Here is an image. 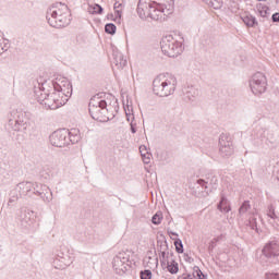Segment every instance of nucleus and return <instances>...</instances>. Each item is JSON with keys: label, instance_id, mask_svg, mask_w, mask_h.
Segmentation results:
<instances>
[{"label": "nucleus", "instance_id": "obj_1", "mask_svg": "<svg viewBox=\"0 0 279 279\" xmlns=\"http://www.w3.org/2000/svg\"><path fill=\"white\" fill-rule=\"evenodd\" d=\"M15 189L20 194V197H34V195H37V197H40V199H43V202L46 204H49V202L53 199V193L51 192V189L38 182L34 183L29 181H23L20 182Z\"/></svg>", "mask_w": 279, "mask_h": 279}, {"label": "nucleus", "instance_id": "obj_2", "mask_svg": "<svg viewBox=\"0 0 279 279\" xmlns=\"http://www.w3.org/2000/svg\"><path fill=\"white\" fill-rule=\"evenodd\" d=\"M47 83L38 84V87H35V97L41 106H45L48 110H58L62 107V100H60V94L54 90L47 89Z\"/></svg>", "mask_w": 279, "mask_h": 279}, {"label": "nucleus", "instance_id": "obj_3", "mask_svg": "<svg viewBox=\"0 0 279 279\" xmlns=\"http://www.w3.org/2000/svg\"><path fill=\"white\" fill-rule=\"evenodd\" d=\"M58 7H51L46 13V19L50 27H56L60 29L61 27H66L71 24V19H69V7L62 4V2L57 3ZM61 8V9H60Z\"/></svg>", "mask_w": 279, "mask_h": 279}, {"label": "nucleus", "instance_id": "obj_4", "mask_svg": "<svg viewBox=\"0 0 279 279\" xmlns=\"http://www.w3.org/2000/svg\"><path fill=\"white\" fill-rule=\"evenodd\" d=\"M8 123L5 129L9 132H13L14 134H19L22 132H27L29 130V125H32V121L29 120V116L25 111L12 110L8 117Z\"/></svg>", "mask_w": 279, "mask_h": 279}, {"label": "nucleus", "instance_id": "obj_5", "mask_svg": "<svg viewBox=\"0 0 279 279\" xmlns=\"http://www.w3.org/2000/svg\"><path fill=\"white\" fill-rule=\"evenodd\" d=\"M175 86H178L175 76H169L167 78L166 75L160 74L153 81V93L157 97H169V95L175 93Z\"/></svg>", "mask_w": 279, "mask_h": 279}, {"label": "nucleus", "instance_id": "obj_6", "mask_svg": "<svg viewBox=\"0 0 279 279\" xmlns=\"http://www.w3.org/2000/svg\"><path fill=\"white\" fill-rule=\"evenodd\" d=\"M88 110L94 121L106 123L110 119L108 118V102L101 99V97H99V94L90 98Z\"/></svg>", "mask_w": 279, "mask_h": 279}, {"label": "nucleus", "instance_id": "obj_7", "mask_svg": "<svg viewBox=\"0 0 279 279\" xmlns=\"http://www.w3.org/2000/svg\"><path fill=\"white\" fill-rule=\"evenodd\" d=\"M161 51L168 58H178L184 51L182 41L173 38L171 35L163 37L160 41Z\"/></svg>", "mask_w": 279, "mask_h": 279}, {"label": "nucleus", "instance_id": "obj_8", "mask_svg": "<svg viewBox=\"0 0 279 279\" xmlns=\"http://www.w3.org/2000/svg\"><path fill=\"white\" fill-rule=\"evenodd\" d=\"M155 5L153 10L149 13V19L153 21H162L165 19L163 16H170V14H173V0H170V3L163 4L157 1H154Z\"/></svg>", "mask_w": 279, "mask_h": 279}, {"label": "nucleus", "instance_id": "obj_9", "mask_svg": "<svg viewBox=\"0 0 279 279\" xmlns=\"http://www.w3.org/2000/svg\"><path fill=\"white\" fill-rule=\"evenodd\" d=\"M52 90L58 95H62L64 97H71L73 95V85L71 81H68L63 76H58L57 78L51 81Z\"/></svg>", "mask_w": 279, "mask_h": 279}, {"label": "nucleus", "instance_id": "obj_10", "mask_svg": "<svg viewBox=\"0 0 279 279\" xmlns=\"http://www.w3.org/2000/svg\"><path fill=\"white\" fill-rule=\"evenodd\" d=\"M250 87L253 95H263L267 90V77L263 72H256L250 80Z\"/></svg>", "mask_w": 279, "mask_h": 279}, {"label": "nucleus", "instance_id": "obj_11", "mask_svg": "<svg viewBox=\"0 0 279 279\" xmlns=\"http://www.w3.org/2000/svg\"><path fill=\"white\" fill-rule=\"evenodd\" d=\"M49 138L50 141H80V130L72 129L69 131V129H59L54 131Z\"/></svg>", "mask_w": 279, "mask_h": 279}, {"label": "nucleus", "instance_id": "obj_12", "mask_svg": "<svg viewBox=\"0 0 279 279\" xmlns=\"http://www.w3.org/2000/svg\"><path fill=\"white\" fill-rule=\"evenodd\" d=\"M154 5H156V3H154V1L151 0L138 1L136 12L140 19H142V21H145V19H149V14H151V10H154Z\"/></svg>", "mask_w": 279, "mask_h": 279}, {"label": "nucleus", "instance_id": "obj_13", "mask_svg": "<svg viewBox=\"0 0 279 279\" xmlns=\"http://www.w3.org/2000/svg\"><path fill=\"white\" fill-rule=\"evenodd\" d=\"M266 258L276 259L279 256V242L277 240L269 241L263 248Z\"/></svg>", "mask_w": 279, "mask_h": 279}, {"label": "nucleus", "instance_id": "obj_14", "mask_svg": "<svg viewBox=\"0 0 279 279\" xmlns=\"http://www.w3.org/2000/svg\"><path fill=\"white\" fill-rule=\"evenodd\" d=\"M196 184L204 189L206 195H210L213 193V189H217V184H219V179H217L216 175H211V178H208V180L198 179L196 181Z\"/></svg>", "mask_w": 279, "mask_h": 279}, {"label": "nucleus", "instance_id": "obj_15", "mask_svg": "<svg viewBox=\"0 0 279 279\" xmlns=\"http://www.w3.org/2000/svg\"><path fill=\"white\" fill-rule=\"evenodd\" d=\"M219 153L222 158H230L234 154V146L232 141H220Z\"/></svg>", "mask_w": 279, "mask_h": 279}, {"label": "nucleus", "instance_id": "obj_16", "mask_svg": "<svg viewBox=\"0 0 279 279\" xmlns=\"http://www.w3.org/2000/svg\"><path fill=\"white\" fill-rule=\"evenodd\" d=\"M112 64H114L116 69L121 70L125 68V65L128 64V60H125L123 53L116 51L113 52Z\"/></svg>", "mask_w": 279, "mask_h": 279}, {"label": "nucleus", "instance_id": "obj_17", "mask_svg": "<svg viewBox=\"0 0 279 279\" xmlns=\"http://www.w3.org/2000/svg\"><path fill=\"white\" fill-rule=\"evenodd\" d=\"M183 95L187 101H195V97H199V89L195 86H187L184 87Z\"/></svg>", "mask_w": 279, "mask_h": 279}, {"label": "nucleus", "instance_id": "obj_18", "mask_svg": "<svg viewBox=\"0 0 279 279\" xmlns=\"http://www.w3.org/2000/svg\"><path fill=\"white\" fill-rule=\"evenodd\" d=\"M218 210H220V213H229L232 210L228 198L223 194L221 195L220 202L218 203Z\"/></svg>", "mask_w": 279, "mask_h": 279}, {"label": "nucleus", "instance_id": "obj_19", "mask_svg": "<svg viewBox=\"0 0 279 279\" xmlns=\"http://www.w3.org/2000/svg\"><path fill=\"white\" fill-rule=\"evenodd\" d=\"M165 265H167V270L169 271V274L175 275L178 274V271H180V266L174 259H166Z\"/></svg>", "mask_w": 279, "mask_h": 279}, {"label": "nucleus", "instance_id": "obj_20", "mask_svg": "<svg viewBox=\"0 0 279 279\" xmlns=\"http://www.w3.org/2000/svg\"><path fill=\"white\" fill-rule=\"evenodd\" d=\"M242 21L246 27H256V25H258V21H256V17L252 14L244 15Z\"/></svg>", "mask_w": 279, "mask_h": 279}, {"label": "nucleus", "instance_id": "obj_21", "mask_svg": "<svg viewBox=\"0 0 279 279\" xmlns=\"http://www.w3.org/2000/svg\"><path fill=\"white\" fill-rule=\"evenodd\" d=\"M87 12H89V14H104V8L97 3L89 4Z\"/></svg>", "mask_w": 279, "mask_h": 279}, {"label": "nucleus", "instance_id": "obj_22", "mask_svg": "<svg viewBox=\"0 0 279 279\" xmlns=\"http://www.w3.org/2000/svg\"><path fill=\"white\" fill-rule=\"evenodd\" d=\"M257 12L262 19H267V14H269V7L259 3L257 4Z\"/></svg>", "mask_w": 279, "mask_h": 279}, {"label": "nucleus", "instance_id": "obj_23", "mask_svg": "<svg viewBox=\"0 0 279 279\" xmlns=\"http://www.w3.org/2000/svg\"><path fill=\"white\" fill-rule=\"evenodd\" d=\"M266 215L267 217H269L270 219H274V221H279V217L278 215H276V207H274V205H269L267 210H266Z\"/></svg>", "mask_w": 279, "mask_h": 279}, {"label": "nucleus", "instance_id": "obj_24", "mask_svg": "<svg viewBox=\"0 0 279 279\" xmlns=\"http://www.w3.org/2000/svg\"><path fill=\"white\" fill-rule=\"evenodd\" d=\"M21 194L19 193V191H16V187L11 192V197L9 198V203L8 206H10V204H15V202H19V199H21Z\"/></svg>", "mask_w": 279, "mask_h": 279}, {"label": "nucleus", "instance_id": "obj_25", "mask_svg": "<svg viewBox=\"0 0 279 279\" xmlns=\"http://www.w3.org/2000/svg\"><path fill=\"white\" fill-rule=\"evenodd\" d=\"M117 263L121 260L122 263H130V253L122 251L117 256Z\"/></svg>", "mask_w": 279, "mask_h": 279}, {"label": "nucleus", "instance_id": "obj_26", "mask_svg": "<svg viewBox=\"0 0 279 279\" xmlns=\"http://www.w3.org/2000/svg\"><path fill=\"white\" fill-rule=\"evenodd\" d=\"M105 32L106 34H110L111 36H114V34H117V25H114L113 23L106 24Z\"/></svg>", "mask_w": 279, "mask_h": 279}, {"label": "nucleus", "instance_id": "obj_27", "mask_svg": "<svg viewBox=\"0 0 279 279\" xmlns=\"http://www.w3.org/2000/svg\"><path fill=\"white\" fill-rule=\"evenodd\" d=\"M250 208H252V205H250V201H244L239 208V215H245V213H247Z\"/></svg>", "mask_w": 279, "mask_h": 279}, {"label": "nucleus", "instance_id": "obj_28", "mask_svg": "<svg viewBox=\"0 0 279 279\" xmlns=\"http://www.w3.org/2000/svg\"><path fill=\"white\" fill-rule=\"evenodd\" d=\"M174 247H175V252L178 254H184V244H182V240L175 239L174 240Z\"/></svg>", "mask_w": 279, "mask_h": 279}, {"label": "nucleus", "instance_id": "obj_29", "mask_svg": "<svg viewBox=\"0 0 279 279\" xmlns=\"http://www.w3.org/2000/svg\"><path fill=\"white\" fill-rule=\"evenodd\" d=\"M161 221H162V214L161 213L155 214L151 218V223H154V226H160Z\"/></svg>", "mask_w": 279, "mask_h": 279}, {"label": "nucleus", "instance_id": "obj_30", "mask_svg": "<svg viewBox=\"0 0 279 279\" xmlns=\"http://www.w3.org/2000/svg\"><path fill=\"white\" fill-rule=\"evenodd\" d=\"M151 276H153V274H151V270H149V269L141 270V272H140L141 279H151Z\"/></svg>", "mask_w": 279, "mask_h": 279}, {"label": "nucleus", "instance_id": "obj_31", "mask_svg": "<svg viewBox=\"0 0 279 279\" xmlns=\"http://www.w3.org/2000/svg\"><path fill=\"white\" fill-rule=\"evenodd\" d=\"M63 263V269L64 267H70L73 264V258L70 256L66 257H61V259H59Z\"/></svg>", "mask_w": 279, "mask_h": 279}, {"label": "nucleus", "instance_id": "obj_32", "mask_svg": "<svg viewBox=\"0 0 279 279\" xmlns=\"http://www.w3.org/2000/svg\"><path fill=\"white\" fill-rule=\"evenodd\" d=\"M68 145H71V143H65V142H62V141L52 142V147L62 148V147H68Z\"/></svg>", "mask_w": 279, "mask_h": 279}, {"label": "nucleus", "instance_id": "obj_33", "mask_svg": "<svg viewBox=\"0 0 279 279\" xmlns=\"http://www.w3.org/2000/svg\"><path fill=\"white\" fill-rule=\"evenodd\" d=\"M141 156H142V160H143L144 165H149V162H151V154L146 153Z\"/></svg>", "mask_w": 279, "mask_h": 279}, {"label": "nucleus", "instance_id": "obj_34", "mask_svg": "<svg viewBox=\"0 0 279 279\" xmlns=\"http://www.w3.org/2000/svg\"><path fill=\"white\" fill-rule=\"evenodd\" d=\"M194 272L196 274L197 278H199V279L208 278V276L204 275V272H202V269H199V267H197V266L194 267Z\"/></svg>", "mask_w": 279, "mask_h": 279}, {"label": "nucleus", "instance_id": "obj_35", "mask_svg": "<svg viewBox=\"0 0 279 279\" xmlns=\"http://www.w3.org/2000/svg\"><path fill=\"white\" fill-rule=\"evenodd\" d=\"M128 267H130V264L125 263V264H122L120 267L114 268V269L119 274H125V271H128Z\"/></svg>", "mask_w": 279, "mask_h": 279}, {"label": "nucleus", "instance_id": "obj_36", "mask_svg": "<svg viewBox=\"0 0 279 279\" xmlns=\"http://www.w3.org/2000/svg\"><path fill=\"white\" fill-rule=\"evenodd\" d=\"M160 258H161V265H166L167 264V259L169 260V255H167V252L161 251L160 252Z\"/></svg>", "mask_w": 279, "mask_h": 279}, {"label": "nucleus", "instance_id": "obj_37", "mask_svg": "<svg viewBox=\"0 0 279 279\" xmlns=\"http://www.w3.org/2000/svg\"><path fill=\"white\" fill-rule=\"evenodd\" d=\"M265 278L266 279H279V272H266Z\"/></svg>", "mask_w": 279, "mask_h": 279}, {"label": "nucleus", "instance_id": "obj_38", "mask_svg": "<svg viewBox=\"0 0 279 279\" xmlns=\"http://www.w3.org/2000/svg\"><path fill=\"white\" fill-rule=\"evenodd\" d=\"M125 262H122L121 259H119V262H117V257L113 258L112 265H113V269H117L118 267H121V265H124Z\"/></svg>", "mask_w": 279, "mask_h": 279}, {"label": "nucleus", "instance_id": "obj_39", "mask_svg": "<svg viewBox=\"0 0 279 279\" xmlns=\"http://www.w3.org/2000/svg\"><path fill=\"white\" fill-rule=\"evenodd\" d=\"M2 43H3V46H2L3 51H8V49H10V40H8L7 38H3Z\"/></svg>", "mask_w": 279, "mask_h": 279}, {"label": "nucleus", "instance_id": "obj_40", "mask_svg": "<svg viewBox=\"0 0 279 279\" xmlns=\"http://www.w3.org/2000/svg\"><path fill=\"white\" fill-rule=\"evenodd\" d=\"M114 14H116L114 21H117V19H119V21H121V16L123 14V11L121 9H114Z\"/></svg>", "mask_w": 279, "mask_h": 279}, {"label": "nucleus", "instance_id": "obj_41", "mask_svg": "<svg viewBox=\"0 0 279 279\" xmlns=\"http://www.w3.org/2000/svg\"><path fill=\"white\" fill-rule=\"evenodd\" d=\"M140 154H141V156H142L143 154H149V149H147V146L141 145V146H140Z\"/></svg>", "mask_w": 279, "mask_h": 279}, {"label": "nucleus", "instance_id": "obj_42", "mask_svg": "<svg viewBox=\"0 0 279 279\" xmlns=\"http://www.w3.org/2000/svg\"><path fill=\"white\" fill-rule=\"evenodd\" d=\"M271 21L272 23H279V13H274L271 16Z\"/></svg>", "mask_w": 279, "mask_h": 279}, {"label": "nucleus", "instance_id": "obj_43", "mask_svg": "<svg viewBox=\"0 0 279 279\" xmlns=\"http://www.w3.org/2000/svg\"><path fill=\"white\" fill-rule=\"evenodd\" d=\"M113 9L114 10H122L123 9V4L120 3V2H116L114 5H113Z\"/></svg>", "mask_w": 279, "mask_h": 279}, {"label": "nucleus", "instance_id": "obj_44", "mask_svg": "<svg viewBox=\"0 0 279 279\" xmlns=\"http://www.w3.org/2000/svg\"><path fill=\"white\" fill-rule=\"evenodd\" d=\"M222 238H223V235H219V236H217V238H214V239L211 240V243H219V241H221Z\"/></svg>", "mask_w": 279, "mask_h": 279}, {"label": "nucleus", "instance_id": "obj_45", "mask_svg": "<svg viewBox=\"0 0 279 279\" xmlns=\"http://www.w3.org/2000/svg\"><path fill=\"white\" fill-rule=\"evenodd\" d=\"M184 259L186 260V263L193 262V258L191 256H189V254H184Z\"/></svg>", "mask_w": 279, "mask_h": 279}, {"label": "nucleus", "instance_id": "obj_46", "mask_svg": "<svg viewBox=\"0 0 279 279\" xmlns=\"http://www.w3.org/2000/svg\"><path fill=\"white\" fill-rule=\"evenodd\" d=\"M178 279H191V275L183 274L179 276Z\"/></svg>", "mask_w": 279, "mask_h": 279}, {"label": "nucleus", "instance_id": "obj_47", "mask_svg": "<svg viewBox=\"0 0 279 279\" xmlns=\"http://www.w3.org/2000/svg\"><path fill=\"white\" fill-rule=\"evenodd\" d=\"M131 132L132 134H136V126H134V123H131Z\"/></svg>", "mask_w": 279, "mask_h": 279}, {"label": "nucleus", "instance_id": "obj_48", "mask_svg": "<svg viewBox=\"0 0 279 279\" xmlns=\"http://www.w3.org/2000/svg\"><path fill=\"white\" fill-rule=\"evenodd\" d=\"M215 244L216 243H213V241L209 243V252H211V250H215Z\"/></svg>", "mask_w": 279, "mask_h": 279}, {"label": "nucleus", "instance_id": "obj_49", "mask_svg": "<svg viewBox=\"0 0 279 279\" xmlns=\"http://www.w3.org/2000/svg\"><path fill=\"white\" fill-rule=\"evenodd\" d=\"M168 234H171L172 236H178V233H175L173 231H168Z\"/></svg>", "mask_w": 279, "mask_h": 279}, {"label": "nucleus", "instance_id": "obj_50", "mask_svg": "<svg viewBox=\"0 0 279 279\" xmlns=\"http://www.w3.org/2000/svg\"><path fill=\"white\" fill-rule=\"evenodd\" d=\"M2 51H3V43L0 41V56H1Z\"/></svg>", "mask_w": 279, "mask_h": 279}, {"label": "nucleus", "instance_id": "obj_51", "mask_svg": "<svg viewBox=\"0 0 279 279\" xmlns=\"http://www.w3.org/2000/svg\"><path fill=\"white\" fill-rule=\"evenodd\" d=\"M19 136H21V135L17 134L16 136H13L12 140H13V141H14V140H15V141H19V138H20Z\"/></svg>", "mask_w": 279, "mask_h": 279}, {"label": "nucleus", "instance_id": "obj_52", "mask_svg": "<svg viewBox=\"0 0 279 279\" xmlns=\"http://www.w3.org/2000/svg\"><path fill=\"white\" fill-rule=\"evenodd\" d=\"M163 245H165L166 250H169V245L167 244V241L163 242Z\"/></svg>", "mask_w": 279, "mask_h": 279}, {"label": "nucleus", "instance_id": "obj_53", "mask_svg": "<svg viewBox=\"0 0 279 279\" xmlns=\"http://www.w3.org/2000/svg\"><path fill=\"white\" fill-rule=\"evenodd\" d=\"M223 140V135H220L219 141Z\"/></svg>", "mask_w": 279, "mask_h": 279}, {"label": "nucleus", "instance_id": "obj_54", "mask_svg": "<svg viewBox=\"0 0 279 279\" xmlns=\"http://www.w3.org/2000/svg\"><path fill=\"white\" fill-rule=\"evenodd\" d=\"M151 1H156L158 3L159 0H151Z\"/></svg>", "mask_w": 279, "mask_h": 279}, {"label": "nucleus", "instance_id": "obj_55", "mask_svg": "<svg viewBox=\"0 0 279 279\" xmlns=\"http://www.w3.org/2000/svg\"><path fill=\"white\" fill-rule=\"evenodd\" d=\"M257 1H267V0H257Z\"/></svg>", "mask_w": 279, "mask_h": 279}, {"label": "nucleus", "instance_id": "obj_56", "mask_svg": "<svg viewBox=\"0 0 279 279\" xmlns=\"http://www.w3.org/2000/svg\"><path fill=\"white\" fill-rule=\"evenodd\" d=\"M24 221L27 223V219H24Z\"/></svg>", "mask_w": 279, "mask_h": 279}, {"label": "nucleus", "instance_id": "obj_57", "mask_svg": "<svg viewBox=\"0 0 279 279\" xmlns=\"http://www.w3.org/2000/svg\"><path fill=\"white\" fill-rule=\"evenodd\" d=\"M170 256H173V253H170Z\"/></svg>", "mask_w": 279, "mask_h": 279}, {"label": "nucleus", "instance_id": "obj_58", "mask_svg": "<svg viewBox=\"0 0 279 279\" xmlns=\"http://www.w3.org/2000/svg\"><path fill=\"white\" fill-rule=\"evenodd\" d=\"M252 229L254 230V226H252Z\"/></svg>", "mask_w": 279, "mask_h": 279}, {"label": "nucleus", "instance_id": "obj_59", "mask_svg": "<svg viewBox=\"0 0 279 279\" xmlns=\"http://www.w3.org/2000/svg\"><path fill=\"white\" fill-rule=\"evenodd\" d=\"M193 277L195 278V274H193Z\"/></svg>", "mask_w": 279, "mask_h": 279}]
</instances>
